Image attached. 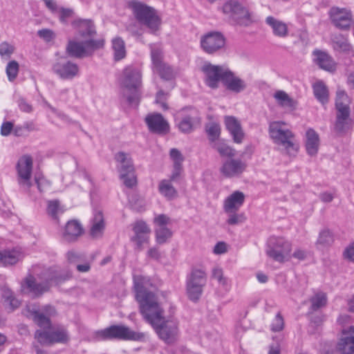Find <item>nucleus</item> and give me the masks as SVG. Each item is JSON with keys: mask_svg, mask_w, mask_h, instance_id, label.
I'll list each match as a JSON object with an SVG mask.
<instances>
[{"mask_svg": "<svg viewBox=\"0 0 354 354\" xmlns=\"http://www.w3.org/2000/svg\"><path fill=\"white\" fill-rule=\"evenodd\" d=\"M103 39H88L82 42L70 41L66 46V52L71 56L76 58H82L91 55L98 48L103 47Z\"/></svg>", "mask_w": 354, "mask_h": 354, "instance_id": "11", "label": "nucleus"}, {"mask_svg": "<svg viewBox=\"0 0 354 354\" xmlns=\"http://www.w3.org/2000/svg\"><path fill=\"white\" fill-rule=\"evenodd\" d=\"M172 236V232L168 227H157L156 229V241L159 244H163Z\"/></svg>", "mask_w": 354, "mask_h": 354, "instance_id": "47", "label": "nucleus"}, {"mask_svg": "<svg viewBox=\"0 0 354 354\" xmlns=\"http://www.w3.org/2000/svg\"><path fill=\"white\" fill-rule=\"evenodd\" d=\"M283 122L275 121L270 124L269 134L273 142L283 146L288 154L296 153L298 146L295 144L293 133L282 127Z\"/></svg>", "mask_w": 354, "mask_h": 354, "instance_id": "7", "label": "nucleus"}, {"mask_svg": "<svg viewBox=\"0 0 354 354\" xmlns=\"http://www.w3.org/2000/svg\"><path fill=\"white\" fill-rule=\"evenodd\" d=\"M229 68L225 66L207 64L203 66V71L206 76L205 82L212 88H217L219 81L223 82L225 74H227Z\"/></svg>", "mask_w": 354, "mask_h": 354, "instance_id": "16", "label": "nucleus"}, {"mask_svg": "<svg viewBox=\"0 0 354 354\" xmlns=\"http://www.w3.org/2000/svg\"><path fill=\"white\" fill-rule=\"evenodd\" d=\"M274 97L280 106L292 109H295L297 105L296 102L292 98L290 97L285 91H277L274 93Z\"/></svg>", "mask_w": 354, "mask_h": 354, "instance_id": "39", "label": "nucleus"}, {"mask_svg": "<svg viewBox=\"0 0 354 354\" xmlns=\"http://www.w3.org/2000/svg\"><path fill=\"white\" fill-rule=\"evenodd\" d=\"M205 131L208 136L209 142L212 145L216 142V141L218 139L221 135V127L220 125L215 122H212L206 125Z\"/></svg>", "mask_w": 354, "mask_h": 354, "instance_id": "42", "label": "nucleus"}, {"mask_svg": "<svg viewBox=\"0 0 354 354\" xmlns=\"http://www.w3.org/2000/svg\"><path fill=\"white\" fill-rule=\"evenodd\" d=\"M292 243L282 236H271L266 244V254L275 261L284 263L291 258Z\"/></svg>", "mask_w": 354, "mask_h": 354, "instance_id": "6", "label": "nucleus"}, {"mask_svg": "<svg viewBox=\"0 0 354 354\" xmlns=\"http://www.w3.org/2000/svg\"><path fill=\"white\" fill-rule=\"evenodd\" d=\"M225 124L232 136L233 141L237 144L242 143L245 133L240 122L234 116H225Z\"/></svg>", "mask_w": 354, "mask_h": 354, "instance_id": "20", "label": "nucleus"}, {"mask_svg": "<svg viewBox=\"0 0 354 354\" xmlns=\"http://www.w3.org/2000/svg\"><path fill=\"white\" fill-rule=\"evenodd\" d=\"M349 98L344 91H338L335 101L337 113H350Z\"/></svg>", "mask_w": 354, "mask_h": 354, "instance_id": "36", "label": "nucleus"}, {"mask_svg": "<svg viewBox=\"0 0 354 354\" xmlns=\"http://www.w3.org/2000/svg\"><path fill=\"white\" fill-rule=\"evenodd\" d=\"M73 14V10L70 8H61L59 10V20L63 24H66L68 19L72 17Z\"/></svg>", "mask_w": 354, "mask_h": 354, "instance_id": "57", "label": "nucleus"}, {"mask_svg": "<svg viewBox=\"0 0 354 354\" xmlns=\"http://www.w3.org/2000/svg\"><path fill=\"white\" fill-rule=\"evenodd\" d=\"M212 147L216 149L221 156L231 158L235 156V150L223 142L218 141L214 142Z\"/></svg>", "mask_w": 354, "mask_h": 354, "instance_id": "41", "label": "nucleus"}, {"mask_svg": "<svg viewBox=\"0 0 354 354\" xmlns=\"http://www.w3.org/2000/svg\"><path fill=\"white\" fill-rule=\"evenodd\" d=\"M91 227L90 235L93 239H98L102 236L104 230L103 214L100 210H95L93 217L91 220Z\"/></svg>", "mask_w": 354, "mask_h": 354, "instance_id": "26", "label": "nucleus"}, {"mask_svg": "<svg viewBox=\"0 0 354 354\" xmlns=\"http://www.w3.org/2000/svg\"><path fill=\"white\" fill-rule=\"evenodd\" d=\"M34 322L41 328H50L51 322L50 318L45 315L43 313L39 311H34L33 313Z\"/></svg>", "mask_w": 354, "mask_h": 354, "instance_id": "44", "label": "nucleus"}, {"mask_svg": "<svg viewBox=\"0 0 354 354\" xmlns=\"http://www.w3.org/2000/svg\"><path fill=\"white\" fill-rule=\"evenodd\" d=\"M84 232L82 225L77 221L73 220L68 221L64 232V238L68 242L75 241Z\"/></svg>", "mask_w": 354, "mask_h": 354, "instance_id": "28", "label": "nucleus"}, {"mask_svg": "<svg viewBox=\"0 0 354 354\" xmlns=\"http://www.w3.org/2000/svg\"><path fill=\"white\" fill-rule=\"evenodd\" d=\"M146 123L152 132L165 133L169 129L167 122L163 118L160 113L149 115L145 118Z\"/></svg>", "mask_w": 354, "mask_h": 354, "instance_id": "22", "label": "nucleus"}, {"mask_svg": "<svg viewBox=\"0 0 354 354\" xmlns=\"http://www.w3.org/2000/svg\"><path fill=\"white\" fill-rule=\"evenodd\" d=\"M66 279V277L58 275L53 269L47 268L37 278L32 274L26 276L21 282V292L32 298H39L50 290L53 283L58 284Z\"/></svg>", "mask_w": 354, "mask_h": 354, "instance_id": "2", "label": "nucleus"}, {"mask_svg": "<svg viewBox=\"0 0 354 354\" xmlns=\"http://www.w3.org/2000/svg\"><path fill=\"white\" fill-rule=\"evenodd\" d=\"M306 140V149L307 153L311 156H315L318 152L319 138L317 133L313 129L307 130Z\"/></svg>", "mask_w": 354, "mask_h": 354, "instance_id": "31", "label": "nucleus"}, {"mask_svg": "<svg viewBox=\"0 0 354 354\" xmlns=\"http://www.w3.org/2000/svg\"><path fill=\"white\" fill-rule=\"evenodd\" d=\"M133 230L135 235L131 240L136 242L138 248L141 250L142 244L148 241L151 230L145 221H138L133 224Z\"/></svg>", "mask_w": 354, "mask_h": 354, "instance_id": "21", "label": "nucleus"}, {"mask_svg": "<svg viewBox=\"0 0 354 354\" xmlns=\"http://www.w3.org/2000/svg\"><path fill=\"white\" fill-rule=\"evenodd\" d=\"M23 257L17 250L0 251V265L3 266H12Z\"/></svg>", "mask_w": 354, "mask_h": 354, "instance_id": "33", "label": "nucleus"}, {"mask_svg": "<svg viewBox=\"0 0 354 354\" xmlns=\"http://www.w3.org/2000/svg\"><path fill=\"white\" fill-rule=\"evenodd\" d=\"M129 202L131 208L138 212L143 210L145 206L144 199L137 194H132L130 196Z\"/></svg>", "mask_w": 354, "mask_h": 354, "instance_id": "51", "label": "nucleus"}, {"mask_svg": "<svg viewBox=\"0 0 354 354\" xmlns=\"http://www.w3.org/2000/svg\"><path fill=\"white\" fill-rule=\"evenodd\" d=\"M166 95L167 94L162 90H160L157 93L156 97V102L157 104H160L161 107L164 110L168 109V106H167V103L165 102Z\"/></svg>", "mask_w": 354, "mask_h": 354, "instance_id": "62", "label": "nucleus"}, {"mask_svg": "<svg viewBox=\"0 0 354 354\" xmlns=\"http://www.w3.org/2000/svg\"><path fill=\"white\" fill-rule=\"evenodd\" d=\"M115 160L118 163L119 174H126L127 171L135 170L131 156L129 153L124 151H119L115 155Z\"/></svg>", "mask_w": 354, "mask_h": 354, "instance_id": "27", "label": "nucleus"}, {"mask_svg": "<svg viewBox=\"0 0 354 354\" xmlns=\"http://www.w3.org/2000/svg\"><path fill=\"white\" fill-rule=\"evenodd\" d=\"M229 216L226 221L227 223L230 225H236L243 223L245 221L244 214H236V212L228 213Z\"/></svg>", "mask_w": 354, "mask_h": 354, "instance_id": "53", "label": "nucleus"}, {"mask_svg": "<svg viewBox=\"0 0 354 354\" xmlns=\"http://www.w3.org/2000/svg\"><path fill=\"white\" fill-rule=\"evenodd\" d=\"M245 195L240 191L230 194L224 201L223 209L225 213L236 212L243 204Z\"/></svg>", "mask_w": 354, "mask_h": 354, "instance_id": "23", "label": "nucleus"}, {"mask_svg": "<svg viewBox=\"0 0 354 354\" xmlns=\"http://www.w3.org/2000/svg\"><path fill=\"white\" fill-rule=\"evenodd\" d=\"M351 127L350 113H337L334 125L335 131L339 135H342L346 133Z\"/></svg>", "mask_w": 354, "mask_h": 354, "instance_id": "29", "label": "nucleus"}, {"mask_svg": "<svg viewBox=\"0 0 354 354\" xmlns=\"http://www.w3.org/2000/svg\"><path fill=\"white\" fill-rule=\"evenodd\" d=\"M15 47L6 41H3L0 44V55L2 57H10L14 53Z\"/></svg>", "mask_w": 354, "mask_h": 354, "instance_id": "55", "label": "nucleus"}, {"mask_svg": "<svg viewBox=\"0 0 354 354\" xmlns=\"http://www.w3.org/2000/svg\"><path fill=\"white\" fill-rule=\"evenodd\" d=\"M313 88L316 99L323 104L326 103L328 100L327 86L322 82H318L313 84Z\"/></svg>", "mask_w": 354, "mask_h": 354, "instance_id": "38", "label": "nucleus"}, {"mask_svg": "<svg viewBox=\"0 0 354 354\" xmlns=\"http://www.w3.org/2000/svg\"><path fill=\"white\" fill-rule=\"evenodd\" d=\"M200 44L205 53L212 55L224 48L225 38L221 32L212 31L201 37Z\"/></svg>", "mask_w": 354, "mask_h": 354, "instance_id": "14", "label": "nucleus"}, {"mask_svg": "<svg viewBox=\"0 0 354 354\" xmlns=\"http://www.w3.org/2000/svg\"><path fill=\"white\" fill-rule=\"evenodd\" d=\"M151 58L152 62L153 70L160 66L165 62H163V53L159 48H151Z\"/></svg>", "mask_w": 354, "mask_h": 354, "instance_id": "46", "label": "nucleus"}, {"mask_svg": "<svg viewBox=\"0 0 354 354\" xmlns=\"http://www.w3.org/2000/svg\"><path fill=\"white\" fill-rule=\"evenodd\" d=\"M336 349L341 354H354V326L342 331Z\"/></svg>", "mask_w": 354, "mask_h": 354, "instance_id": "19", "label": "nucleus"}, {"mask_svg": "<svg viewBox=\"0 0 354 354\" xmlns=\"http://www.w3.org/2000/svg\"><path fill=\"white\" fill-rule=\"evenodd\" d=\"M37 35L46 41H50L55 37L53 31L47 28L38 30Z\"/></svg>", "mask_w": 354, "mask_h": 354, "instance_id": "58", "label": "nucleus"}, {"mask_svg": "<svg viewBox=\"0 0 354 354\" xmlns=\"http://www.w3.org/2000/svg\"><path fill=\"white\" fill-rule=\"evenodd\" d=\"M160 194L167 200H173L178 196L177 189L173 186L172 182L167 179H163L158 184Z\"/></svg>", "mask_w": 354, "mask_h": 354, "instance_id": "34", "label": "nucleus"}, {"mask_svg": "<svg viewBox=\"0 0 354 354\" xmlns=\"http://www.w3.org/2000/svg\"><path fill=\"white\" fill-rule=\"evenodd\" d=\"M175 121L180 132L190 133L200 125L201 116L196 109L186 108L177 113Z\"/></svg>", "mask_w": 354, "mask_h": 354, "instance_id": "9", "label": "nucleus"}, {"mask_svg": "<svg viewBox=\"0 0 354 354\" xmlns=\"http://www.w3.org/2000/svg\"><path fill=\"white\" fill-rule=\"evenodd\" d=\"M247 164L241 159L229 158L221 167V172L227 178L240 176L246 169Z\"/></svg>", "mask_w": 354, "mask_h": 354, "instance_id": "17", "label": "nucleus"}, {"mask_svg": "<svg viewBox=\"0 0 354 354\" xmlns=\"http://www.w3.org/2000/svg\"><path fill=\"white\" fill-rule=\"evenodd\" d=\"M53 71L61 79L71 80L77 75L79 67L70 61L57 62L53 66Z\"/></svg>", "mask_w": 354, "mask_h": 354, "instance_id": "18", "label": "nucleus"}, {"mask_svg": "<svg viewBox=\"0 0 354 354\" xmlns=\"http://www.w3.org/2000/svg\"><path fill=\"white\" fill-rule=\"evenodd\" d=\"M128 6L132 10L135 18L140 24L147 26L152 32L158 30L161 19L153 7L138 0L129 1Z\"/></svg>", "mask_w": 354, "mask_h": 354, "instance_id": "5", "label": "nucleus"}, {"mask_svg": "<svg viewBox=\"0 0 354 354\" xmlns=\"http://www.w3.org/2000/svg\"><path fill=\"white\" fill-rule=\"evenodd\" d=\"M142 74L140 68L129 65L122 71L120 83L124 89L123 95L131 105H138L141 97Z\"/></svg>", "mask_w": 354, "mask_h": 354, "instance_id": "3", "label": "nucleus"}, {"mask_svg": "<svg viewBox=\"0 0 354 354\" xmlns=\"http://www.w3.org/2000/svg\"><path fill=\"white\" fill-rule=\"evenodd\" d=\"M120 178L123 181L124 185L128 188H132L137 184V178L133 171H127L126 174H120Z\"/></svg>", "mask_w": 354, "mask_h": 354, "instance_id": "50", "label": "nucleus"}, {"mask_svg": "<svg viewBox=\"0 0 354 354\" xmlns=\"http://www.w3.org/2000/svg\"><path fill=\"white\" fill-rule=\"evenodd\" d=\"M15 167L18 185L24 190H28L32 186V158L28 154L22 156L19 158Z\"/></svg>", "mask_w": 354, "mask_h": 354, "instance_id": "12", "label": "nucleus"}, {"mask_svg": "<svg viewBox=\"0 0 354 354\" xmlns=\"http://www.w3.org/2000/svg\"><path fill=\"white\" fill-rule=\"evenodd\" d=\"M266 23L272 29L273 34L279 37H286L288 35V29L286 23L269 16L266 19Z\"/></svg>", "mask_w": 354, "mask_h": 354, "instance_id": "30", "label": "nucleus"}, {"mask_svg": "<svg viewBox=\"0 0 354 354\" xmlns=\"http://www.w3.org/2000/svg\"><path fill=\"white\" fill-rule=\"evenodd\" d=\"M13 123L11 122H5L1 124V134L3 136H9L13 131Z\"/></svg>", "mask_w": 354, "mask_h": 354, "instance_id": "64", "label": "nucleus"}, {"mask_svg": "<svg viewBox=\"0 0 354 354\" xmlns=\"http://www.w3.org/2000/svg\"><path fill=\"white\" fill-rule=\"evenodd\" d=\"M84 255L82 253L71 250L67 252V259L70 263H76L84 259Z\"/></svg>", "mask_w": 354, "mask_h": 354, "instance_id": "60", "label": "nucleus"}, {"mask_svg": "<svg viewBox=\"0 0 354 354\" xmlns=\"http://www.w3.org/2000/svg\"><path fill=\"white\" fill-rule=\"evenodd\" d=\"M212 277L217 280L222 286L225 288L228 286V279L223 275V271L221 268L215 267L212 269Z\"/></svg>", "mask_w": 354, "mask_h": 354, "instance_id": "52", "label": "nucleus"}, {"mask_svg": "<svg viewBox=\"0 0 354 354\" xmlns=\"http://www.w3.org/2000/svg\"><path fill=\"white\" fill-rule=\"evenodd\" d=\"M170 218L165 214H160L154 218V223L158 227H167V225L169 223Z\"/></svg>", "mask_w": 354, "mask_h": 354, "instance_id": "61", "label": "nucleus"}, {"mask_svg": "<svg viewBox=\"0 0 354 354\" xmlns=\"http://www.w3.org/2000/svg\"><path fill=\"white\" fill-rule=\"evenodd\" d=\"M19 65L15 60L9 62L6 66V71L10 82H13L17 77Z\"/></svg>", "mask_w": 354, "mask_h": 354, "instance_id": "48", "label": "nucleus"}, {"mask_svg": "<svg viewBox=\"0 0 354 354\" xmlns=\"http://www.w3.org/2000/svg\"><path fill=\"white\" fill-rule=\"evenodd\" d=\"M207 283V274L202 269H194L187 280V295L188 298L197 301L202 295L203 288Z\"/></svg>", "mask_w": 354, "mask_h": 354, "instance_id": "10", "label": "nucleus"}, {"mask_svg": "<svg viewBox=\"0 0 354 354\" xmlns=\"http://www.w3.org/2000/svg\"><path fill=\"white\" fill-rule=\"evenodd\" d=\"M149 281L144 277L134 278L136 299L140 311L145 319L155 329L158 337L167 344H172L178 335V324L174 320H165L163 310L160 306L156 295L149 289Z\"/></svg>", "mask_w": 354, "mask_h": 354, "instance_id": "1", "label": "nucleus"}, {"mask_svg": "<svg viewBox=\"0 0 354 354\" xmlns=\"http://www.w3.org/2000/svg\"><path fill=\"white\" fill-rule=\"evenodd\" d=\"M35 338L42 345H51L56 343L66 344L70 338L64 328H57L50 331L37 330Z\"/></svg>", "mask_w": 354, "mask_h": 354, "instance_id": "13", "label": "nucleus"}, {"mask_svg": "<svg viewBox=\"0 0 354 354\" xmlns=\"http://www.w3.org/2000/svg\"><path fill=\"white\" fill-rule=\"evenodd\" d=\"M311 303L310 310L316 311L321 308H323L327 304L326 294L323 292L316 293L310 299Z\"/></svg>", "mask_w": 354, "mask_h": 354, "instance_id": "40", "label": "nucleus"}, {"mask_svg": "<svg viewBox=\"0 0 354 354\" xmlns=\"http://www.w3.org/2000/svg\"><path fill=\"white\" fill-rule=\"evenodd\" d=\"M227 21L233 24L249 26L255 22L253 12L248 10L239 1L229 0L219 8Z\"/></svg>", "mask_w": 354, "mask_h": 354, "instance_id": "4", "label": "nucleus"}, {"mask_svg": "<svg viewBox=\"0 0 354 354\" xmlns=\"http://www.w3.org/2000/svg\"><path fill=\"white\" fill-rule=\"evenodd\" d=\"M63 212L64 210L61 208L59 201L53 200L48 202L47 213L53 219L58 220L59 214Z\"/></svg>", "mask_w": 354, "mask_h": 354, "instance_id": "45", "label": "nucleus"}, {"mask_svg": "<svg viewBox=\"0 0 354 354\" xmlns=\"http://www.w3.org/2000/svg\"><path fill=\"white\" fill-rule=\"evenodd\" d=\"M328 15L332 24L340 30H349L353 23V13L346 8L333 6L329 10Z\"/></svg>", "mask_w": 354, "mask_h": 354, "instance_id": "15", "label": "nucleus"}, {"mask_svg": "<svg viewBox=\"0 0 354 354\" xmlns=\"http://www.w3.org/2000/svg\"><path fill=\"white\" fill-rule=\"evenodd\" d=\"M96 337L102 340L113 339L139 340L142 337V335L131 330L128 326L124 325H112L97 331Z\"/></svg>", "mask_w": 354, "mask_h": 354, "instance_id": "8", "label": "nucleus"}, {"mask_svg": "<svg viewBox=\"0 0 354 354\" xmlns=\"http://www.w3.org/2000/svg\"><path fill=\"white\" fill-rule=\"evenodd\" d=\"M169 155L171 158L174 161V164L178 163V165H182V163L184 160V158L178 149L176 148L171 149L170 150Z\"/></svg>", "mask_w": 354, "mask_h": 354, "instance_id": "56", "label": "nucleus"}, {"mask_svg": "<svg viewBox=\"0 0 354 354\" xmlns=\"http://www.w3.org/2000/svg\"><path fill=\"white\" fill-rule=\"evenodd\" d=\"M343 255L344 259L354 262V243H351L345 248Z\"/></svg>", "mask_w": 354, "mask_h": 354, "instance_id": "63", "label": "nucleus"}, {"mask_svg": "<svg viewBox=\"0 0 354 354\" xmlns=\"http://www.w3.org/2000/svg\"><path fill=\"white\" fill-rule=\"evenodd\" d=\"M225 75V77L223 83L229 91L239 93L245 89L246 84L245 82L235 76L230 70L228 71L227 74Z\"/></svg>", "mask_w": 354, "mask_h": 354, "instance_id": "25", "label": "nucleus"}, {"mask_svg": "<svg viewBox=\"0 0 354 354\" xmlns=\"http://www.w3.org/2000/svg\"><path fill=\"white\" fill-rule=\"evenodd\" d=\"M182 171V165H178V163L174 164L172 172L168 180H171V182H177L180 176Z\"/></svg>", "mask_w": 354, "mask_h": 354, "instance_id": "59", "label": "nucleus"}, {"mask_svg": "<svg viewBox=\"0 0 354 354\" xmlns=\"http://www.w3.org/2000/svg\"><path fill=\"white\" fill-rule=\"evenodd\" d=\"M112 48L114 52L115 60H121L126 56L125 44L121 37H117L113 39Z\"/></svg>", "mask_w": 354, "mask_h": 354, "instance_id": "37", "label": "nucleus"}, {"mask_svg": "<svg viewBox=\"0 0 354 354\" xmlns=\"http://www.w3.org/2000/svg\"><path fill=\"white\" fill-rule=\"evenodd\" d=\"M331 41L335 50L348 52L351 48V46L348 43L347 37L342 34H333L331 36Z\"/></svg>", "mask_w": 354, "mask_h": 354, "instance_id": "35", "label": "nucleus"}, {"mask_svg": "<svg viewBox=\"0 0 354 354\" xmlns=\"http://www.w3.org/2000/svg\"><path fill=\"white\" fill-rule=\"evenodd\" d=\"M314 61L322 69L333 72L335 71L336 64L334 59L327 53L320 50L313 51Z\"/></svg>", "mask_w": 354, "mask_h": 354, "instance_id": "24", "label": "nucleus"}, {"mask_svg": "<svg viewBox=\"0 0 354 354\" xmlns=\"http://www.w3.org/2000/svg\"><path fill=\"white\" fill-rule=\"evenodd\" d=\"M73 26L79 28V32L83 37H91L96 34L93 22L88 19H77L73 22Z\"/></svg>", "mask_w": 354, "mask_h": 354, "instance_id": "32", "label": "nucleus"}, {"mask_svg": "<svg viewBox=\"0 0 354 354\" xmlns=\"http://www.w3.org/2000/svg\"><path fill=\"white\" fill-rule=\"evenodd\" d=\"M333 240L332 233L329 230H325L319 233L317 244L323 247H326L330 245L333 243Z\"/></svg>", "mask_w": 354, "mask_h": 354, "instance_id": "49", "label": "nucleus"}, {"mask_svg": "<svg viewBox=\"0 0 354 354\" xmlns=\"http://www.w3.org/2000/svg\"><path fill=\"white\" fill-rule=\"evenodd\" d=\"M153 71L157 73L162 79L165 80L174 79L176 75L173 68L166 63L153 69Z\"/></svg>", "mask_w": 354, "mask_h": 354, "instance_id": "43", "label": "nucleus"}, {"mask_svg": "<svg viewBox=\"0 0 354 354\" xmlns=\"http://www.w3.org/2000/svg\"><path fill=\"white\" fill-rule=\"evenodd\" d=\"M284 327L283 318L280 313H278L273 319L270 328L273 332H279L283 330Z\"/></svg>", "mask_w": 354, "mask_h": 354, "instance_id": "54", "label": "nucleus"}]
</instances>
